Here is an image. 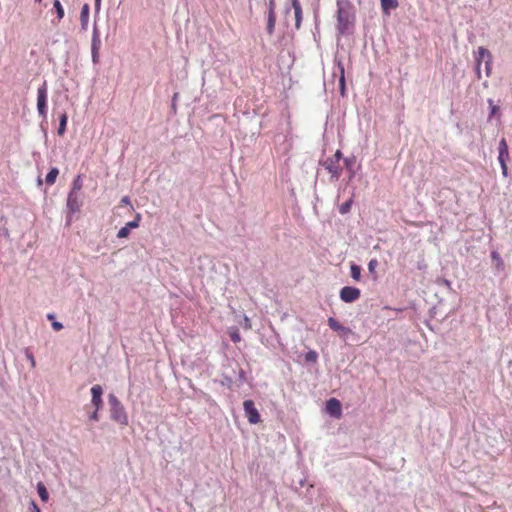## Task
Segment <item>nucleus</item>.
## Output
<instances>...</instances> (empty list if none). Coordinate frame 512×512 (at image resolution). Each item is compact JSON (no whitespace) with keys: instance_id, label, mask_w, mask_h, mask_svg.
<instances>
[{"instance_id":"9b49d317","label":"nucleus","mask_w":512,"mask_h":512,"mask_svg":"<svg viewBox=\"0 0 512 512\" xmlns=\"http://www.w3.org/2000/svg\"><path fill=\"white\" fill-rule=\"evenodd\" d=\"M509 159V147L505 138H502L498 146V162L500 165L507 164Z\"/></svg>"},{"instance_id":"423d86ee","label":"nucleus","mask_w":512,"mask_h":512,"mask_svg":"<svg viewBox=\"0 0 512 512\" xmlns=\"http://www.w3.org/2000/svg\"><path fill=\"white\" fill-rule=\"evenodd\" d=\"M326 411L331 416L340 418L342 416V406L338 399L331 398L326 402Z\"/></svg>"},{"instance_id":"79ce46f5","label":"nucleus","mask_w":512,"mask_h":512,"mask_svg":"<svg viewBox=\"0 0 512 512\" xmlns=\"http://www.w3.org/2000/svg\"><path fill=\"white\" fill-rule=\"evenodd\" d=\"M47 318L49 320H54L55 316H54V314L50 313V314L47 315Z\"/></svg>"},{"instance_id":"c756f323","label":"nucleus","mask_w":512,"mask_h":512,"mask_svg":"<svg viewBox=\"0 0 512 512\" xmlns=\"http://www.w3.org/2000/svg\"><path fill=\"white\" fill-rule=\"evenodd\" d=\"M129 234H130V230L128 229V227L124 226V227H122V228L118 231V233H117V237H118V238H126V237H128V236H129Z\"/></svg>"},{"instance_id":"37998d69","label":"nucleus","mask_w":512,"mask_h":512,"mask_svg":"<svg viewBox=\"0 0 512 512\" xmlns=\"http://www.w3.org/2000/svg\"><path fill=\"white\" fill-rule=\"evenodd\" d=\"M128 201H129V200H128V198H127V197H125V198H123V199H122V202L128 203Z\"/></svg>"},{"instance_id":"473e14b6","label":"nucleus","mask_w":512,"mask_h":512,"mask_svg":"<svg viewBox=\"0 0 512 512\" xmlns=\"http://www.w3.org/2000/svg\"><path fill=\"white\" fill-rule=\"evenodd\" d=\"M230 338L234 343L240 342L241 340V336L237 331L232 332Z\"/></svg>"},{"instance_id":"49530a36","label":"nucleus","mask_w":512,"mask_h":512,"mask_svg":"<svg viewBox=\"0 0 512 512\" xmlns=\"http://www.w3.org/2000/svg\"><path fill=\"white\" fill-rule=\"evenodd\" d=\"M36 2L40 3L42 0H35Z\"/></svg>"},{"instance_id":"4be33fe9","label":"nucleus","mask_w":512,"mask_h":512,"mask_svg":"<svg viewBox=\"0 0 512 512\" xmlns=\"http://www.w3.org/2000/svg\"><path fill=\"white\" fill-rule=\"evenodd\" d=\"M37 491L42 501L46 502L49 498L48 491L42 482L37 484Z\"/></svg>"},{"instance_id":"20e7f679","label":"nucleus","mask_w":512,"mask_h":512,"mask_svg":"<svg viewBox=\"0 0 512 512\" xmlns=\"http://www.w3.org/2000/svg\"><path fill=\"white\" fill-rule=\"evenodd\" d=\"M360 289L351 286H345L340 290V299L345 303H352L359 299Z\"/></svg>"},{"instance_id":"f257e3e1","label":"nucleus","mask_w":512,"mask_h":512,"mask_svg":"<svg viewBox=\"0 0 512 512\" xmlns=\"http://www.w3.org/2000/svg\"><path fill=\"white\" fill-rule=\"evenodd\" d=\"M109 404L112 420H114L115 422L119 423L122 426L128 425V416L125 412V409L115 395H109Z\"/></svg>"},{"instance_id":"c9c22d12","label":"nucleus","mask_w":512,"mask_h":512,"mask_svg":"<svg viewBox=\"0 0 512 512\" xmlns=\"http://www.w3.org/2000/svg\"><path fill=\"white\" fill-rule=\"evenodd\" d=\"M89 418L93 421L99 420V410L94 409V411L90 414Z\"/></svg>"},{"instance_id":"a211bd4d","label":"nucleus","mask_w":512,"mask_h":512,"mask_svg":"<svg viewBox=\"0 0 512 512\" xmlns=\"http://www.w3.org/2000/svg\"><path fill=\"white\" fill-rule=\"evenodd\" d=\"M89 5L88 4H84L82 9H81V13H80V21H81V26H82V29L83 30H86L87 27H88V21H89Z\"/></svg>"},{"instance_id":"7c9ffc66","label":"nucleus","mask_w":512,"mask_h":512,"mask_svg":"<svg viewBox=\"0 0 512 512\" xmlns=\"http://www.w3.org/2000/svg\"><path fill=\"white\" fill-rule=\"evenodd\" d=\"M484 64H485L486 76L489 77L491 75V70H492V58L486 59V62Z\"/></svg>"},{"instance_id":"ea45409f","label":"nucleus","mask_w":512,"mask_h":512,"mask_svg":"<svg viewBox=\"0 0 512 512\" xmlns=\"http://www.w3.org/2000/svg\"><path fill=\"white\" fill-rule=\"evenodd\" d=\"M269 11L275 12V0H269Z\"/></svg>"},{"instance_id":"e433bc0d","label":"nucleus","mask_w":512,"mask_h":512,"mask_svg":"<svg viewBox=\"0 0 512 512\" xmlns=\"http://www.w3.org/2000/svg\"><path fill=\"white\" fill-rule=\"evenodd\" d=\"M52 328H53L55 331H60V330L63 328V325H62V323H60V322L53 321V322H52Z\"/></svg>"},{"instance_id":"a878e982","label":"nucleus","mask_w":512,"mask_h":512,"mask_svg":"<svg viewBox=\"0 0 512 512\" xmlns=\"http://www.w3.org/2000/svg\"><path fill=\"white\" fill-rule=\"evenodd\" d=\"M66 124H67V115L63 114L60 118V125L58 128V134L62 135L66 130Z\"/></svg>"},{"instance_id":"6ab92c4d","label":"nucleus","mask_w":512,"mask_h":512,"mask_svg":"<svg viewBox=\"0 0 512 512\" xmlns=\"http://www.w3.org/2000/svg\"><path fill=\"white\" fill-rule=\"evenodd\" d=\"M59 175V170L56 167H53L48 174L46 175L45 182L48 185H53L56 182L57 176Z\"/></svg>"},{"instance_id":"f3484780","label":"nucleus","mask_w":512,"mask_h":512,"mask_svg":"<svg viewBox=\"0 0 512 512\" xmlns=\"http://www.w3.org/2000/svg\"><path fill=\"white\" fill-rule=\"evenodd\" d=\"M339 70V90L342 96L345 95L346 86H345V69L341 62L338 63Z\"/></svg>"},{"instance_id":"393cba45","label":"nucleus","mask_w":512,"mask_h":512,"mask_svg":"<svg viewBox=\"0 0 512 512\" xmlns=\"http://www.w3.org/2000/svg\"><path fill=\"white\" fill-rule=\"evenodd\" d=\"M53 5H54V8L57 13L58 20H61L64 17V9H63L60 1L55 0Z\"/></svg>"},{"instance_id":"ddd939ff","label":"nucleus","mask_w":512,"mask_h":512,"mask_svg":"<svg viewBox=\"0 0 512 512\" xmlns=\"http://www.w3.org/2000/svg\"><path fill=\"white\" fill-rule=\"evenodd\" d=\"M487 103L489 105V115L487 121L491 122L496 116L499 119L501 116L500 106L494 104V101L491 98L487 100Z\"/></svg>"},{"instance_id":"bb28decb","label":"nucleus","mask_w":512,"mask_h":512,"mask_svg":"<svg viewBox=\"0 0 512 512\" xmlns=\"http://www.w3.org/2000/svg\"><path fill=\"white\" fill-rule=\"evenodd\" d=\"M351 205H352V199L346 201L345 203L341 204L340 207H339V212L341 214H347L350 209H351Z\"/></svg>"},{"instance_id":"0eeeda50","label":"nucleus","mask_w":512,"mask_h":512,"mask_svg":"<svg viewBox=\"0 0 512 512\" xmlns=\"http://www.w3.org/2000/svg\"><path fill=\"white\" fill-rule=\"evenodd\" d=\"M325 168L328 170V172L331 174V177L338 180L341 173L342 168L340 166V163L337 162V159H330L328 158L324 163Z\"/></svg>"},{"instance_id":"a19ab883","label":"nucleus","mask_w":512,"mask_h":512,"mask_svg":"<svg viewBox=\"0 0 512 512\" xmlns=\"http://www.w3.org/2000/svg\"><path fill=\"white\" fill-rule=\"evenodd\" d=\"M28 358H29V361H31L32 363V366H35V360H34V357L32 354L28 353Z\"/></svg>"},{"instance_id":"4c0bfd02","label":"nucleus","mask_w":512,"mask_h":512,"mask_svg":"<svg viewBox=\"0 0 512 512\" xmlns=\"http://www.w3.org/2000/svg\"><path fill=\"white\" fill-rule=\"evenodd\" d=\"M500 167L503 177L507 178L509 176L507 164L500 165Z\"/></svg>"},{"instance_id":"5701e85b","label":"nucleus","mask_w":512,"mask_h":512,"mask_svg":"<svg viewBox=\"0 0 512 512\" xmlns=\"http://www.w3.org/2000/svg\"><path fill=\"white\" fill-rule=\"evenodd\" d=\"M350 273H351V277L355 281H359L360 280V278H361V268L358 265L352 264L351 267H350Z\"/></svg>"},{"instance_id":"f03ea898","label":"nucleus","mask_w":512,"mask_h":512,"mask_svg":"<svg viewBox=\"0 0 512 512\" xmlns=\"http://www.w3.org/2000/svg\"><path fill=\"white\" fill-rule=\"evenodd\" d=\"M243 407L249 423L257 424L260 422V414L252 400H245L243 403Z\"/></svg>"},{"instance_id":"72a5a7b5","label":"nucleus","mask_w":512,"mask_h":512,"mask_svg":"<svg viewBox=\"0 0 512 512\" xmlns=\"http://www.w3.org/2000/svg\"><path fill=\"white\" fill-rule=\"evenodd\" d=\"M344 162H345L346 167H347L349 170H352L355 160H354V159H352V158H346V159L344 160Z\"/></svg>"},{"instance_id":"2f4dec72","label":"nucleus","mask_w":512,"mask_h":512,"mask_svg":"<svg viewBox=\"0 0 512 512\" xmlns=\"http://www.w3.org/2000/svg\"><path fill=\"white\" fill-rule=\"evenodd\" d=\"M378 265V261L376 259H372L368 263V269L371 273H373Z\"/></svg>"},{"instance_id":"b1692460","label":"nucleus","mask_w":512,"mask_h":512,"mask_svg":"<svg viewBox=\"0 0 512 512\" xmlns=\"http://www.w3.org/2000/svg\"><path fill=\"white\" fill-rule=\"evenodd\" d=\"M82 179H81V176L78 175L74 178L73 182H72V190L70 192H75L76 194L78 193V191H80L82 189Z\"/></svg>"},{"instance_id":"f8f14e48","label":"nucleus","mask_w":512,"mask_h":512,"mask_svg":"<svg viewBox=\"0 0 512 512\" xmlns=\"http://www.w3.org/2000/svg\"><path fill=\"white\" fill-rule=\"evenodd\" d=\"M329 327L337 332L340 336L346 337L351 333V330L348 327L343 326L338 320L333 317L328 318Z\"/></svg>"},{"instance_id":"6e6552de","label":"nucleus","mask_w":512,"mask_h":512,"mask_svg":"<svg viewBox=\"0 0 512 512\" xmlns=\"http://www.w3.org/2000/svg\"><path fill=\"white\" fill-rule=\"evenodd\" d=\"M91 404L96 408V410H100L103 406L102 394L103 389L100 385L96 384L91 388Z\"/></svg>"},{"instance_id":"aec40b11","label":"nucleus","mask_w":512,"mask_h":512,"mask_svg":"<svg viewBox=\"0 0 512 512\" xmlns=\"http://www.w3.org/2000/svg\"><path fill=\"white\" fill-rule=\"evenodd\" d=\"M382 10L385 13H388L390 9H395L398 7V1L397 0H380Z\"/></svg>"},{"instance_id":"a18cd8bd","label":"nucleus","mask_w":512,"mask_h":512,"mask_svg":"<svg viewBox=\"0 0 512 512\" xmlns=\"http://www.w3.org/2000/svg\"><path fill=\"white\" fill-rule=\"evenodd\" d=\"M96 2V6H98L100 4V0H95Z\"/></svg>"},{"instance_id":"9d476101","label":"nucleus","mask_w":512,"mask_h":512,"mask_svg":"<svg viewBox=\"0 0 512 512\" xmlns=\"http://www.w3.org/2000/svg\"><path fill=\"white\" fill-rule=\"evenodd\" d=\"M492 58L491 52L485 47H479L475 56L476 71L480 76L481 64L486 62V59Z\"/></svg>"},{"instance_id":"cd10ccee","label":"nucleus","mask_w":512,"mask_h":512,"mask_svg":"<svg viewBox=\"0 0 512 512\" xmlns=\"http://www.w3.org/2000/svg\"><path fill=\"white\" fill-rule=\"evenodd\" d=\"M140 220H141V215L137 214L135 219L133 221H130V222L126 223L125 226L128 227L129 230L137 228V227H139Z\"/></svg>"},{"instance_id":"412c9836","label":"nucleus","mask_w":512,"mask_h":512,"mask_svg":"<svg viewBox=\"0 0 512 512\" xmlns=\"http://www.w3.org/2000/svg\"><path fill=\"white\" fill-rule=\"evenodd\" d=\"M275 22H276L275 12L268 11V22H267L268 33L271 34L273 32L274 27H275Z\"/></svg>"},{"instance_id":"39448f33","label":"nucleus","mask_w":512,"mask_h":512,"mask_svg":"<svg viewBox=\"0 0 512 512\" xmlns=\"http://www.w3.org/2000/svg\"><path fill=\"white\" fill-rule=\"evenodd\" d=\"M101 46V40L99 36V32L96 27L93 29L92 34V43H91V52H92V61L94 64L99 62V50Z\"/></svg>"},{"instance_id":"7ed1b4c3","label":"nucleus","mask_w":512,"mask_h":512,"mask_svg":"<svg viewBox=\"0 0 512 512\" xmlns=\"http://www.w3.org/2000/svg\"><path fill=\"white\" fill-rule=\"evenodd\" d=\"M46 107H47V85L46 82L42 84L41 87L38 88L37 91V109L41 116H46Z\"/></svg>"},{"instance_id":"58836bf2","label":"nucleus","mask_w":512,"mask_h":512,"mask_svg":"<svg viewBox=\"0 0 512 512\" xmlns=\"http://www.w3.org/2000/svg\"><path fill=\"white\" fill-rule=\"evenodd\" d=\"M341 158H342V152L340 150H337L335 152V154L333 155V157H331L330 159H337V162L340 163Z\"/></svg>"},{"instance_id":"1a4fd4ad","label":"nucleus","mask_w":512,"mask_h":512,"mask_svg":"<svg viewBox=\"0 0 512 512\" xmlns=\"http://www.w3.org/2000/svg\"><path fill=\"white\" fill-rule=\"evenodd\" d=\"M337 18L339 29L343 33L348 28V25L350 23V13L346 8L340 6L338 8Z\"/></svg>"},{"instance_id":"c85d7f7f","label":"nucleus","mask_w":512,"mask_h":512,"mask_svg":"<svg viewBox=\"0 0 512 512\" xmlns=\"http://www.w3.org/2000/svg\"><path fill=\"white\" fill-rule=\"evenodd\" d=\"M318 359V354L316 351L311 350L305 354V360L307 362H316Z\"/></svg>"},{"instance_id":"f704fd0d","label":"nucleus","mask_w":512,"mask_h":512,"mask_svg":"<svg viewBox=\"0 0 512 512\" xmlns=\"http://www.w3.org/2000/svg\"><path fill=\"white\" fill-rule=\"evenodd\" d=\"M29 511H30V512H41V511H40V508L37 506V504L35 503V501H31V503H30V507H29Z\"/></svg>"},{"instance_id":"2eb2a0df","label":"nucleus","mask_w":512,"mask_h":512,"mask_svg":"<svg viewBox=\"0 0 512 512\" xmlns=\"http://www.w3.org/2000/svg\"><path fill=\"white\" fill-rule=\"evenodd\" d=\"M491 259H492L495 269L498 272H501L504 270V268H505L504 261L497 251L493 250L491 252Z\"/></svg>"},{"instance_id":"4468645a","label":"nucleus","mask_w":512,"mask_h":512,"mask_svg":"<svg viewBox=\"0 0 512 512\" xmlns=\"http://www.w3.org/2000/svg\"><path fill=\"white\" fill-rule=\"evenodd\" d=\"M67 206L72 212H76L80 208V203L78 200V195L75 192H69L67 198Z\"/></svg>"},{"instance_id":"c03bdc74","label":"nucleus","mask_w":512,"mask_h":512,"mask_svg":"<svg viewBox=\"0 0 512 512\" xmlns=\"http://www.w3.org/2000/svg\"><path fill=\"white\" fill-rule=\"evenodd\" d=\"M4 235L9 236V232L7 229H4Z\"/></svg>"},{"instance_id":"dca6fc26","label":"nucleus","mask_w":512,"mask_h":512,"mask_svg":"<svg viewBox=\"0 0 512 512\" xmlns=\"http://www.w3.org/2000/svg\"><path fill=\"white\" fill-rule=\"evenodd\" d=\"M292 7L294 9L295 14V26L296 28H300L302 21V7L300 1H293Z\"/></svg>"}]
</instances>
